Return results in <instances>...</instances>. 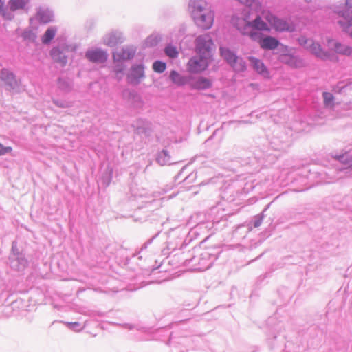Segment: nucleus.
<instances>
[{
  "label": "nucleus",
  "mask_w": 352,
  "mask_h": 352,
  "mask_svg": "<svg viewBox=\"0 0 352 352\" xmlns=\"http://www.w3.org/2000/svg\"><path fill=\"white\" fill-rule=\"evenodd\" d=\"M324 104L327 107H333V100L334 97L331 93L329 92H323L322 94Z\"/></svg>",
  "instance_id": "nucleus-33"
},
{
  "label": "nucleus",
  "mask_w": 352,
  "mask_h": 352,
  "mask_svg": "<svg viewBox=\"0 0 352 352\" xmlns=\"http://www.w3.org/2000/svg\"><path fill=\"white\" fill-rule=\"evenodd\" d=\"M12 151V148L10 146L4 147L0 144V156L3 155L6 153H10Z\"/></svg>",
  "instance_id": "nucleus-37"
},
{
  "label": "nucleus",
  "mask_w": 352,
  "mask_h": 352,
  "mask_svg": "<svg viewBox=\"0 0 352 352\" xmlns=\"http://www.w3.org/2000/svg\"><path fill=\"white\" fill-rule=\"evenodd\" d=\"M188 82V86L191 89L197 90H206L210 88L212 85V80L204 76L196 77L190 76Z\"/></svg>",
  "instance_id": "nucleus-11"
},
{
  "label": "nucleus",
  "mask_w": 352,
  "mask_h": 352,
  "mask_svg": "<svg viewBox=\"0 0 352 352\" xmlns=\"http://www.w3.org/2000/svg\"><path fill=\"white\" fill-rule=\"evenodd\" d=\"M240 13L235 14L232 18V23L243 35H248L252 40H257L261 33L250 30V21L254 12H252L251 3L244 5Z\"/></svg>",
  "instance_id": "nucleus-2"
},
{
  "label": "nucleus",
  "mask_w": 352,
  "mask_h": 352,
  "mask_svg": "<svg viewBox=\"0 0 352 352\" xmlns=\"http://www.w3.org/2000/svg\"><path fill=\"white\" fill-rule=\"evenodd\" d=\"M129 98L132 100L134 103L135 107H141L142 105V102L140 96L135 91L129 92Z\"/></svg>",
  "instance_id": "nucleus-32"
},
{
  "label": "nucleus",
  "mask_w": 352,
  "mask_h": 352,
  "mask_svg": "<svg viewBox=\"0 0 352 352\" xmlns=\"http://www.w3.org/2000/svg\"><path fill=\"white\" fill-rule=\"evenodd\" d=\"M263 217H264V215L263 214L255 216L254 221H253V227L254 228L259 227L263 222Z\"/></svg>",
  "instance_id": "nucleus-36"
},
{
  "label": "nucleus",
  "mask_w": 352,
  "mask_h": 352,
  "mask_svg": "<svg viewBox=\"0 0 352 352\" xmlns=\"http://www.w3.org/2000/svg\"><path fill=\"white\" fill-rule=\"evenodd\" d=\"M4 0H0V13L5 17L6 12L4 8Z\"/></svg>",
  "instance_id": "nucleus-40"
},
{
  "label": "nucleus",
  "mask_w": 352,
  "mask_h": 352,
  "mask_svg": "<svg viewBox=\"0 0 352 352\" xmlns=\"http://www.w3.org/2000/svg\"><path fill=\"white\" fill-rule=\"evenodd\" d=\"M221 55L225 60L230 65L236 60L237 56L230 50L226 47H220Z\"/></svg>",
  "instance_id": "nucleus-24"
},
{
  "label": "nucleus",
  "mask_w": 352,
  "mask_h": 352,
  "mask_svg": "<svg viewBox=\"0 0 352 352\" xmlns=\"http://www.w3.org/2000/svg\"><path fill=\"white\" fill-rule=\"evenodd\" d=\"M28 3V0H10L8 6L12 11L24 9Z\"/></svg>",
  "instance_id": "nucleus-26"
},
{
  "label": "nucleus",
  "mask_w": 352,
  "mask_h": 352,
  "mask_svg": "<svg viewBox=\"0 0 352 352\" xmlns=\"http://www.w3.org/2000/svg\"><path fill=\"white\" fill-rule=\"evenodd\" d=\"M156 160L157 163L161 166L172 164L170 161V156L168 152L165 149L162 150L158 153Z\"/></svg>",
  "instance_id": "nucleus-25"
},
{
  "label": "nucleus",
  "mask_w": 352,
  "mask_h": 352,
  "mask_svg": "<svg viewBox=\"0 0 352 352\" xmlns=\"http://www.w3.org/2000/svg\"><path fill=\"white\" fill-rule=\"evenodd\" d=\"M209 57L198 55L191 58L188 61V68L191 73H200L207 69Z\"/></svg>",
  "instance_id": "nucleus-7"
},
{
  "label": "nucleus",
  "mask_w": 352,
  "mask_h": 352,
  "mask_svg": "<svg viewBox=\"0 0 352 352\" xmlns=\"http://www.w3.org/2000/svg\"><path fill=\"white\" fill-rule=\"evenodd\" d=\"M249 60L251 66L258 74L265 78L269 76V72L262 60L253 56L249 57Z\"/></svg>",
  "instance_id": "nucleus-20"
},
{
  "label": "nucleus",
  "mask_w": 352,
  "mask_h": 352,
  "mask_svg": "<svg viewBox=\"0 0 352 352\" xmlns=\"http://www.w3.org/2000/svg\"><path fill=\"white\" fill-rule=\"evenodd\" d=\"M166 68V64L161 60H155L153 63V69L157 73H162Z\"/></svg>",
  "instance_id": "nucleus-31"
},
{
  "label": "nucleus",
  "mask_w": 352,
  "mask_h": 352,
  "mask_svg": "<svg viewBox=\"0 0 352 352\" xmlns=\"http://www.w3.org/2000/svg\"><path fill=\"white\" fill-rule=\"evenodd\" d=\"M188 9L197 26L204 30L212 26L214 15L211 6L206 0H190Z\"/></svg>",
  "instance_id": "nucleus-1"
},
{
  "label": "nucleus",
  "mask_w": 352,
  "mask_h": 352,
  "mask_svg": "<svg viewBox=\"0 0 352 352\" xmlns=\"http://www.w3.org/2000/svg\"><path fill=\"white\" fill-rule=\"evenodd\" d=\"M249 229H250V230H252V226H250Z\"/></svg>",
  "instance_id": "nucleus-49"
},
{
  "label": "nucleus",
  "mask_w": 352,
  "mask_h": 352,
  "mask_svg": "<svg viewBox=\"0 0 352 352\" xmlns=\"http://www.w3.org/2000/svg\"><path fill=\"white\" fill-rule=\"evenodd\" d=\"M336 159L344 164V166L340 168V171H345L346 174H349L352 169V157L347 153L336 157Z\"/></svg>",
  "instance_id": "nucleus-23"
},
{
  "label": "nucleus",
  "mask_w": 352,
  "mask_h": 352,
  "mask_svg": "<svg viewBox=\"0 0 352 352\" xmlns=\"http://www.w3.org/2000/svg\"><path fill=\"white\" fill-rule=\"evenodd\" d=\"M336 12L338 16V23L342 30L348 33L352 38V10H339Z\"/></svg>",
  "instance_id": "nucleus-8"
},
{
  "label": "nucleus",
  "mask_w": 352,
  "mask_h": 352,
  "mask_svg": "<svg viewBox=\"0 0 352 352\" xmlns=\"http://www.w3.org/2000/svg\"><path fill=\"white\" fill-rule=\"evenodd\" d=\"M280 62L289 65L292 68H302L305 66L304 60L298 56L292 54H283L278 56Z\"/></svg>",
  "instance_id": "nucleus-10"
},
{
  "label": "nucleus",
  "mask_w": 352,
  "mask_h": 352,
  "mask_svg": "<svg viewBox=\"0 0 352 352\" xmlns=\"http://www.w3.org/2000/svg\"><path fill=\"white\" fill-rule=\"evenodd\" d=\"M251 8L254 14L250 21V30L253 29L270 32L271 28L265 19V14L270 12V10L266 9L258 0H254L251 3Z\"/></svg>",
  "instance_id": "nucleus-3"
},
{
  "label": "nucleus",
  "mask_w": 352,
  "mask_h": 352,
  "mask_svg": "<svg viewBox=\"0 0 352 352\" xmlns=\"http://www.w3.org/2000/svg\"><path fill=\"white\" fill-rule=\"evenodd\" d=\"M169 78L173 83L179 86H182L185 85H188L190 76H184L179 74L177 72L173 70L170 74Z\"/></svg>",
  "instance_id": "nucleus-22"
},
{
  "label": "nucleus",
  "mask_w": 352,
  "mask_h": 352,
  "mask_svg": "<svg viewBox=\"0 0 352 352\" xmlns=\"http://www.w3.org/2000/svg\"><path fill=\"white\" fill-rule=\"evenodd\" d=\"M108 58V54L106 50L101 48L89 50V61L98 64H104Z\"/></svg>",
  "instance_id": "nucleus-17"
},
{
  "label": "nucleus",
  "mask_w": 352,
  "mask_h": 352,
  "mask_svg": "<svg viewBox=\"0 0 352 352\" xmlns=\"http://www.w3.org/2000/svg\"><path fill=\"white\" fill-rule=\"evenodd\" d=\"M38 19L41 22L47 23L52 21V16L49 13L42 11L38 13Z\"/></svg>",
  "instance_id": "nucleus-34"
},
{
  "label": "nucleus",
  "mask_w": 352,
  "mask_h": 352,
  "mask_svg": "<svg viewBox=\"0 0 352 352\" xmlns=\"http://www.w3.org/2000/svg\"><path fill=\"white\" fill-rule=\"evenodd\" d=\"M265 21L269 23L270 28L274 29L276 32H289L294 30V27L285 19L279 18L273 14L270 11L265 15Z\"/></svg>",
  "instance_id": "nucleus-6"
},
{
  "label": "nucleus",
  "mask_w": 352,
  "mask_h": 352,
  "mask_svg": "<svg viewBox=\"0 0 352 352\" xmlns=\"http://www.w3.org/2000/svg\"><path fill=\"white\" fill-rule=\"evenodd\" d=\"M184 168L182 169V170L180 171V173H179L178 175L177 176V178L179 177L180 176V175L182 174V173L183 172Z\"/></svg>",
  "instance_id": "nucleus-44"
},
{
  "label": "nucleus",
  "mask_w": 352,
  "mask_h": 352,
  "mask_svg": "<svg viewBox=\"0 0 352 352\" xmlns=\"http://www.w3.org/2000/svg\"><path fill=\"white\" fill-rule=\"evenodd\" d=\"M346 6L349 8H352V0H346Z\"/></svg>",
  "instance_id": "nucleus-43"
},
{
  "label": "nucleus",
  "mask_w": 352,
  "mask_h": 352,
  "mask_svg": "<svg viewBox=\"0 0 352 352\" xmlns=\"http://www.w3.org/2000/svg\"><path fill=\"white\" fill-rule=\"evenodd\" d=\"M196 178H197V173H191L184 179L183 182L185 184H191L195 181Z\"/></svg>",
  "instance_id": "nucleus-35"
},
{
  "label": "nucleus",
  "mask_w": 352,
  "mask_h": 352,
  "mask_svg": "<svg viewBox=\"0 0 352 352\" xmlns=\"http://www.w3.org/2000/svg\"><path fill=\"white\" fill-rule=\"evenodd\" d=\"M230 66L236 72H243L246 68V63L242 58L237 56V58H236V60H234L233 62V64H231Z\"/></svg>",
  "instance_id": "nucleus-29"
},
{
  "label": "nucleus",
  "mask_w": 352,
  "mask_h": 352,
  "mask_svg": "<svg viewBox=\"0 0 352 352\" xmlns=\"http://www.w3.org/2000/svg\"><path fill=\"white\" fill-rule=\"evenodd\" d=\"M210 254L205 252L200 254L199 258L193 257L190 259V262H194L197 261V269L199 270L204 271L210 268L212 265V261L209 258Z\"/></svg>",
  "instance_id": "nucleus-19"
},
{
  "label": "nucleus",
  "mask_w": 352,
  "mask_h": 352,
  "mask_svg": "<svg viewBox=\"0 0 352 352\" xmlns=\"http://www.w3.org/2000/svg\"><path fill=\"white\" fill-rule=\"evenodd\" d=\"M92 315H93V314H90V313H89V318H91V317H92Z\"/></svg>",
  "instance_id": "nucleus-47"
},
{
  "label": "nucleus",
  "mask_w": 352,
  "mask_h": 352,
  "mask_svg": "<svg viewBox=\"0 0 352 352\" xmlns=\"http://www.w3.org/2000/svg\"><path fill=\"white\" fill-rule=\"evenodd\" d=\"M333 182V179H331V180H329V181H326V182H327V183H331V182Z\"/></svg>",
  "instance_id": "nucleus-45"
},
{
  "label": "nucleus",
  "mask_w": 352,
  "mask_h": 352,
  "mask_svg": "<svg viewBox=\"0 0 352 352\" xmlns=\"http://www.w3.org/2000/svg\"><path fill=\"white\" fill-rule=\"evenodd\" d=\"M144 69L142 63L133 65L127 76L129 82L134 85L139 84L145 78Z\"/></svg>",
  "instance_id": "nucleus-9"
},
{
  "label": "nucleus",
  "mask_w": 352,
  "mask_h": 352,
  "mask_svg": "<svg viewBox=\"0 0 352 352\" xmlns=\"http://www.w3.org/2000/svg\"><path fill=\"white\" fill-rule=\"evenodd\" d=\"M161 41V36L157 34H153L148 36L144 41L146 47H151L156 46Z\"/></svg>",
  "instance_id": "nucleus-27"
},
{
  "label": "nucleus",
  "mask_w": 352,
  "mask_h": 352,
  "mask_svg": "<svg viewBox=\"0 0 352 352\" xmlns=\"http://www.w3.org/2000/svg\"><path fill=\"white\" fill-rule=\"evenodd\" d=\"M124 67L122 65H117L115 67V72L116 73V75L118 76L120 74H123Z\"/></svg>",
  "instance_id": "nucleus-39"
},
{
  "label": "nucleus",
  "mask_w": 352,
  "mask_h": 352,
  "mask_svg": "<svg viewBox=\"0 0 352 352\" xmlns=\"http://www.w3.org/2000/svg\"><path fill=\"white\" fill-rule=\"evenodd\" d=\"M111 180V172H109V173L102 176V183L106 186L110 184Z\"/></svg>",
  "instance_id": "nucleus-38"
},
{
  "label": "nucleus",
  "mask_w": 352,
  "mask_h": 352,
  "mask_svg": "<svg viewBox=\"0 0 352 352\" xmlns=\"http://www.w3.org/2000/svg\"><path fill=\"white\" fill-rule=\"evenodd\" d=\"M78 324L77 323H74V324L72 325V327H75V326H77Z\"/></svg>",
  "instance_id": "nucleus-46"
},
{
  "label": "nucleus",
  "mask_w": 352,
  "mask_h": 352,
  "mask_svg": "<svg viewBox=\"0 0 352 352\" xmlns=\"http://www.w3.org/2000/svg\"><path fill=\"white\" fill-rule=\"evenodd\" d=\"M195 47L198 55L211 58L214 47L211 36L205 34L197 36L195 39Z\"/></svg>",
  "instance_id": "nucleus-5"
},
{
  "label": "nucleus",
  "mask_w": 352,
  "mask_h": 352,
  "mask_svg": "<svg viewBox=\"0 0 352 352\" xmlns=\"http://www.w3.org/2000/svg\"><path fill=\"white\" fill-rule=\"evenodd\" d=\"M328 45L330 48L334 50L336 53L352 56V47L341 43L337 42L333 39L327 41Z\"/></svg>",
  "instance_id": "nucleus-18"
},
{
  "label": "nucleus",
  "mask_w": 352,
  "mask_h": 352,
  "mask_svg": "<svg viewBox=\"0 0 352 352\" xmlns=\"http://www.w3.org/2000/svg\"><path fill=\"white\" fill-rule=\"evenodd\" d=\"M340 83L334 88V91L338 93H341L344 89H345L348 85L340 87Z\"/></svg>",
  "instance_id": "nucleus-41"
},
{
  "label": "nucleus",
  "mask_w": 352,
  "mask_h": 352,
  "mask_svg": "<svg viewBox=\"0 0 352 352\" xmlns=\"http://www.w3.org/2000/svg\"><path fill=\"white\" fill-rule=\"evenodd\" d=\"M124 41L123 33L119 30H112L103 38L104 44L109 47H115Z\"/></svg>",
  "instance_id": "nucleus-13"
},
{
  "label": "nucleus",
  "mask_w": 352,
  "mask_h": 352,
  "mask_svg": "<svg viewBox=\"0 0 352 352\" xmlns=\"http://www.w3.org/2000/svg\"><path fill=\"white\" fill-rule=\"evenodd\" d=\"M255 41H258L261 48L265 50H275L280 45V41L275 37L269 35L263 36L262 34L261 37Z\"/></svg>",
  "instance_id": "nucleus-16"
},
{
  "label": "nucleus",
  "mask_w": 352,
  "mask_h": 352,
  "mask_svg": "<svg viewBox=\"0 0 352 352\" xmlns=\"http://www.w3.org/2000/svg\"><path fill=\"white\" fill-rule=\"evenodd\" d=\"M298 43L312 54L322 60H330L331 55L329 52L324 51L319 43L315 42L312 38L301 36L298 39Z\"/></svg>",
  "instance_id": "nucleus-4"
},
{
  "label": "nucleus",
  "mask_w": 352,
  "mask_h": 352,
  "mask_svg": "<svg viewBox=\"0 0 352 352\" xmlns=\"http://www.w3.org/2000/svg\"><path fill=\"white\" fill-rule=\"evenodd\" d=\"M306 2H309L311 1V0H305Z\"/></svg>",
  "instance_id": "nucleus-48"
},
{
  "label": "nucleus",
  "mask_w": 352,
  "mask_h": 352,
  "mask_svg": "<svg viewBox=\"0 0 352 352\" xmlns=\"http://www.w3.org/2000/svg\"><path fill=\"white\" fill-rule=\"evenodd\" d=\"M136 49L133 46H127L117 50L113 53L114 62H122L133 58L135 54Z\"/></svg>",
  "instance_id": "nucleus-12"
},
{
  "label": "nucleus",
  "mask_w": 352,
  "mask_h": 352,
  "mask_svg": "<svg viewBox=\"0 0 352 352\" xmlns=\"http://www.w3.org/2000/svg\"><path fill=\"white\" fill-rule=\"evenodd\" d=\"M56 34V28L54 27L49 28L42 37L43 43H49L55 36Z\"/></svg>",
  "instance_id": "nucleus-28"
},
{
  "label": "nucleus",
  "mask_w": 352,
  "mask_h": 352,
  "mask_svg": "<svg viewBox=\"0 0 352 352\" xmlns=\"http://www.w3.org/2000/svg\"><path fill=\"white\" fill-rule=\"evenodd\" d=\"M66 49L60 50L59 47H54L50 52L51 56L55 62L63 65L67 63V57L65 55Z\"/></svg>",
  "instance_id": "nucleus-21"
},
{
  "label": "nucleus",
  "mask_w": 352,
  "mask_h": 352,
  "mask_svg": "<svg viewBox=\"0 0 352 352\" xmlns=\"http://www.w3.org/2000/svg\"><path fill=\"white\" fill-rule=\"evenodd\" d=\"M0 79L2 81L1 86L8 91L14 89L17 86V80L14 74L8 69H3L0 74Z\"/></svg>",
  "instance_id": "nucleus-14"
},
{
  "label": "nucleus",
  "mask_w": 352,
  "mask_h": 352,
  "mask_svg": "<svg viewBox=\"0 0 352 352\" xmlns=\"http://www.w3.org/2000/svg\"><path fill=\"white\" fill-rule=\"evenodd\" d=\"M164 52L169 58H175L177 57L179 52L176 47L171 44L168 45L165 49Z\"/></svg>",
  "instance_id": "nucleus-30"
},
{
  "label": "nucleus",
  "mask_w": 352,
  "mask_h": 352,
  "mask_svg": "<svg viewBox=\"0 0 352 352\" xmlns=\"http://www.w3.org/2000/svg\"><path fill=\"white\" fill-rule=\"evenodd\" d=\"M152 240H153V239H151L148 240L147 242H146V243H145L142 246V248H141V250H143L146 249V248H147V245H148V244L151 243Z\"/></svg>",
  "instance_id": "nucleus-42"
},
{
  "label": "nucleus",
  "mask_w": 352,
  "mask_h": 352,
  "mask_svg": "<svg viewBox=\"0 0 352 352\" xmlns=\"http://www.w3.org/2000/svg\"><path fill=\"white\" fill-rule=\"evenodd\" d=\"M131 127L135 134H148L152 131L151 123L147 120L138 118L133 122Z\"/></svg>",
  "instance_id": "nucleus-15"
}]
</instances>
